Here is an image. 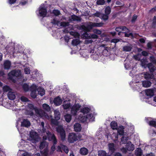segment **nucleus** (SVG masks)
Masks as SVG:
<instances>
[{
  "instance_id": "obj_4",
  "label": "nucleus",
  "mask_w": 156,
  "mask_h": 156,
  "mask_svg": "<svg viewBox=\"0 0 156 156\" xmlns=\"http://www.w3.org/2000/svg\"><path fill=\"white\" fill-rule=\"evenodd\" d=\"M150 60L153 63V64L152 63L147 64V60L146 59H144L141 61V65L144 68H146L147 66L150 71L152 72L156 69V61L155 60L154 57L152 56L150 57Z\"/></svg>"
},
{
  "instance_id": "obj_49",
  "label": "nucleus",
  "mask_w": 156,
  "mask_h": 156,
  "mask_svg": "<svg viewBox=\"0 0 156 156\" xmlns=\"http://www.w3.org/2000/svg\"><path fill=\"white\" fill-rule=\"evenodd\" d=\"M80 54L84 58H87L88 57V55L86 54V53H85V51L84 50H83L82 51H80Z\"/></svg>"
},
{
  "instance_id": "obj_27",
  "label": "nucleus",
  "mask_w": 156,
  "mask_h": 156,
  "mask_svg": "<svg viewBox=\"0 0 156 156\" xmlns=\"http://www.w3.org/2000/svg\"><path fill=\"white\" fill-rule=\"evenodd\" d=\"M27 144V142L24 140L22 139L21 141L18 144L19 147L21 148L25 147Z\"/></svg>"
},
{
  "instance_id": "obj_44",
  "label": "nucleus",
  "mask_w": 156,
  "mask_h": 156,
  "mask_svg": "<svg viewBox=\"0 0 156 156\" xmlns=\"http://www.w3.org/2000/svg\"><path fill=\"white\" fill-rule=\"evenodd\" d=\"M23 88L25 91H27L30 89L29 86L26 83H24L23 84Z\"/></svg>"
},
{
  "instance_id": "obj_48",
  "label": "nucleus",
  "mask_w": 156,
  "mask_h": 156,
  "mask_svg": "<svg viewBox=\"0 0 156 156\" xmlns=\"http://www.w3.org/2000/svg\"><path fill=\"white\" fill-rule=\"evenodd\" d=\"M105 2L104 0H98L97 1V4L98 5H102L105 3Z\"/></svg>"
},
{
  "instance_id": "obj_24",
  "label": "nucleus",
  "mask_w": 156,
  "mask_h": 156,
  "mask_svg": "<svg viewBox=\"0 0 156 156\" xmlns=\"http://www.w3.org/2000/svg\"><path fill=\"white\" fill-rule=\"evenodd\" d=\"M74 129L76 132H79L81 131V127L80 124L78 123H76L74 125Z\"/></svg>"
},
{
  "instance_id": "obj_45",
  "label": "nucleus",
  "mask_w": 156,
  "mask_h": 156,
  "mask_svg": "<svg viewBox=\"0 0 156 156\" xmlns=\"http://www.w3.org/2000/svg\"><path fill=\"white\" fill-rule=\"evenodd\" d=\"M98 156H106V153L105 151H100L98 152Z\"/></svg>"
},
{
  "instance_id": "obj_61",
  "label": "nucleus",
  "mask_w": 156,
  "mask_h": 156,
  "mask_svg": "<svg viewBox=\"0 0 156 156\" xmlns=\"http://www.w3.org/2000/svg\"><path fill=\"white\" fill-rule=\"evenodd\" d=\"M102 14L100 12H97L96 13H95L94 14V15L95 16H97L98 17H99L101 18Z\"/></svg>"
},
{
  "instance_id": "obj_5",
  "label": "nucleus",
  "mask_w": 156,
  "mask_h": 156,
  "mask_svg": "<svg viewBox=\"0 0 156 156\" xmlns=\"http://www.w3.org/2000/svg\"><path fill=\"white\" fill-rule=\"evenodd\" d=\"M103 23H95L92 22L88 23L86 24V27L84 25H82L80 27V29L84 32H89L93 27H98L102 26Z\"/></svg>"
},
{
  "instance_id": "obj_26",
  "label": "nucleus",
  "mask_w": 156,
  "mask_h": 156,
  "mask_svg": "<svg viewBox=\"0 0 156 156\" xmlns=\"http://www.w3.org/2000/svg\"><path fill=\"white\" fill-rule=\"evenodd\" d=\"M124 127L122 126H119L117 129L118 133L119 135H122L124 133Z\"/></svg>"
},
{
  "instance_id": "obj_58",
  "label": "nucleus",
  "mask_w": 156,
  "mask_h": 156,
  "mask_svg": "<svg viewBox=\"0 0 156 156\" xmlns=\"http://www.w3.org/2000/svg\"><path fill=\"white\" fill-rule=\"evenodd\" d=\"M141 56V55H140L138 54L134 56V58L135 59L137 60H139L140 59Z\"/></svg>"
},
{
  "instance_id": "obj_47",
  "label": "nucleus",
  "mask_w": 156,
  "mask_h": 156,
  "mask_svg": "<svg viewBox=\"0 0 156 156\" xmlns=\"http://www.w3.org/2000/svg\"><path fill=\"white\" fill-rule=\"evenodd\" d=\"M70 33L71 35L75 37L79 38L80 35L77 32H71Z\"/></svg>"
},
{
  "instance_id": "obj_62",
  "label": "nucleus",
  "mask_w": 156,
  "mask_h": 156,
  "mask_svg": "<svg viewBox=\"0 0 156 156\" xmlns=\"http://www.w3.org/2000/svg\"><path fill=\"white\" fill-rule=\"evenodd\" d=\"M23 156H33L31 154L27 152H25L22 154Z\"/></svg>"
},
{
  "instance_id": "obj_29",
  "label": "nucleus",
  "mask_w": 156,
  "mask_h": 156,
  "mask_svg": "<svg viewBox=\"0 0 156 156\" xmlns=\"http://www.w3.org/2000/svg\"><path fill=\"white\" fill-rule=\"evenodd\" d=\"M143 77V76L142 73L141 74H139V75H136L134 78V79L135 80L136 83H138L139 82V81L141 80L142 79V77Z\"/></svg>"
},
{
  "instance_id": "obj_16",
  "label": "nucleus",
  "mask_w": 156,
  "mask_h": 156,
  "mask_svg": "<svg viewBox=\"0 0 156 156\" xmlns=\"http://www.w3.org/2000/svg\"><path fill=\"white\" fill-rule=\"evenodd\" d=\"M155 89V88L146 89L145 91L146 95L149 98L152 97L154 95V91Z\"/></svg>"
},
{
  "instance_id": "obj_43",
  "label": "nucleus",
  "mask_w": 156,
  "mask_h": 156,
  "mask_svg": "<svg viewBox=\"0 0 156 156\" xmlns=\"http://www.w3.org/2000/svg\"><path fill=\"white\" fill-rule=\"evenodd\" d=\"M128 138V136L126 135L124 136L121 139V142L122 144L126 143Z\"/></svg>"
},
{
  "instance_id": "obj_15",
  "label": "nucleus",
  "mask_w": 156,
  "mask_h": 156,
  "mask_svg": "<svg viewBox=\"0 0 156 156\" xmlns=\"http://www.w3.org/2000/svg\"><path fill=\"white\" fill-rule=\"evenodd\" d=\"M37 87V85L34 84H33L30 87V90L31 91V96L33 98H36L37 96L36 89Z\"/></svg>"
},
{
  "instance_id": "obj_50",
  "label": "nucleus",
  "mask_w": 156,
  "mask_h": 156,
  "mask_svg": "<svg viewBox=\"0 0 156 156\" xmlns=\"http://www.w3.org/2000/svg\"><path fill=\"white\" fill-rule=\"evenodd\" d=\"M108 15L105 14H102L101 18L103 19L104 20H107L108 19Z\"/></svg>"
},
{
  "instance_id": "obj_52",
  "label": "nucleus",
  "mask_w": 156,
  "mask_h": 156,
  "mask_svg": "<svg viewBox=\"0 0 156 156\" xmlns=\"http://www.w3.org/2000/svg\"><path fill=\"white\" fill-rule=\"evenodd\" d=\"M24 71L26 74H28L30 73V70L29 67L25 68L24 69Z\"/></svg>"
},
{
  "instance_id": "obj_28",
  "label": "nucleus",
  "mask_w": 156,
  "mask_h": 156,
  "mask_svg": "<svg viewBox=\"0 0 156 156\" xmlns=\"http://www.w3.org/2000/svg\"><path fill=\"white\" fill-rule=\"evenodd\" d=\"M4 68L5 69H9L11 66V62L8 60H6L4 62Z\"/></svg>"
},
{
  "instance_id": "obj_6",
  "label": "nucleus",
  "mask_w": 156,
  "mask_h": 156,
  "mask_svg": "<svg viewBox=\"0 0 156 156\" xmlns=\"http://www.w3.org/2000/svg\"><path fill=\"white\" fill-rule=\"evenodd\" d=\"M81 37L85 39V43L86 44H91L93 42V41L91 39H95L98 37V36L95 34H89L86 32L84 33L83 34L81 35Z\"/></svg>"
},
{
  "instance_id": "obj_13",
  "label": "nucleus",
  "mask_w": 156,
  "mask_h": 156,
  "mask_svg": "<svg viewBox=\"0 0 156 156\" xmlns=\"http://www.w3.org/2000/svg\"><path fill=\"white\" fill-rule=\"evenodd\" d=\"M80 135H76L74 133H71L69 134L68 140L69 142L71 143L74 142L79 139H80Z\"/></svg>"
},
{
  "instance_id": "obj_32",
  "label": "nucleus",
  "mask_w": 156,
  "mask_h": 156,
  "mask_svg": "<svg viewBox=\"0 0 156 156\" xmlns=\"http://www.w3.org/2000/svg\"><path fill=\"white\" fill-rule=\"evenodd\" d=\"M88 152V151L87 149L85 147L81 148L80 150V154L83 155H87Z\"/></svg>"
},
{
  "instance_id": "obj_53",
  "label": "nucleus",
  "mask_w": 156,
  "mask_h": 156,
  "mask_svg": "<svg viewBox=\"0 0 156 156\" xmlns=\"http://www.w3.org/2000/svg\"><path fill=\"white\" fill-rule=\"evenodd\" d=\"M149 124L150 126H153L156 127V122L154 121H152L149 122Z\"/></svg>"
},
{
  "instance_id": "obj_9",
  "label": "nucleus",
  "mask_w": 156,
  "mask_h": 156,
  "mask_svg": "<svg viewBox=\"0 0 156 156\" xmlns=\"http://www.w3.org/2000/svg\"><path fill=\"white\" fill-rule=\"evenodd\" d=\"M20 122H21L20 126L21 127L28 128L31 125L30 122L27 119H23L21 120L20 118H18L17 121V124L16 125V127L20 133H21L22 131L19 127V123Z\"/></svg>"
},
{
  "instance_id": "obj_14",
  "label": "nucleus",
  "mask_w": 156,
  "mask_h": 156,
  "mask_svg": "<svg viewBox=\"0 0 156 156\" xmlns=\"http://www.w3.org/2000/svg\"><path fill=\"white\" fill-rule=\"evenodd\" d=\"M57 132L60 133L61 140L63 141L65 139L66 134L65 131L61 126H59L56 128Z\"/></svg>"
},
{
  "instance_id": "obj_18",
  "label": "nucleus",
  "mask_w": 156,
  "mask_h": 156,
  "mask_svg": "<svg viewBox=\"0 0 156 156\" xmlns=\"http://www.w3.org/2000/svg\"><path fill=\"white\" fill-rule=\"evenodd\" d=\"M70 100H65L63 102V103L62 105L63 109L66 110L69 108L71 106V104L70 102Z\"/></svg>"
},
{
  "instance_id": "obj_21",
  "label": "nucleus",
  "mask_w": 156,
  "mask_h": 156,
  "mask_svg": "<svg viewBox=\"0 0 156 156\" xmlns=\"http://www.w3.org/2000/svg\"><path fill=\"white\" fill-rule=\"evenodd\" d=\"M143 76H144L146 79H152L154 78V76L150 74L148 72H146L142 73Z\"/></svg>"
},
{
  "instance_id": "obj_56",
  "label": "nucleus",
  "mask_w": 156,
  "mask_h": 156,
  "mask_svg": "<svg viewBox=\"0 0 156 156\" xmlns=\"http://www.w3.org/2000/svg\"><path fill=\"white\" fill-rule=\"evenodd\" d=\"M20 100L23 102H26L28 101V99L24 96L21 97Z\"/></svg>"
},
{
  "instance_id": "obj_54",
  "label": "nucleus",
  "mask_w": 156,
  "mask_h": 156,
  "mask_svg": "<svg viewBox=\"0 0 156 156\" xmlns=\"http://www.w3.org/2000/svg\"><path fill=\"white\" fill-rule=\"evenodd\" d=\"M52 13L55 16H58L60 14V12L58 10H53Z\"/></svg>"
},
{
  "instance_id": "obj_1",
  "label": "nucleus",
  "mask_w": 156,
  "mask_h": 156,
  "mask_svg": "<svg viewBox=\"0 0 156 156\" xmlns=\"http://www.w3.org/2000/svg\"><path fill=\"white\" fill-rule=\"evenodd\" d=\"M81 107L80 105L76 103L71 108V115L82 122L92 121L94 116L95 115L92 111V108L90 107H83L80 111Z\"/></svg>"
},
{
  "instance_id": "obj_39",
  "label": "nucleus",
  "mask_w": 156,
  "mask_h": 156,
  "mask_svg": "<svg viewBox=\"0 0 156 156\" xmlns=\"http://www.w3.org/2000/svg\"><path fill=\"white\" fill-rule=\"evenodd\" d=\"M65 118L66 122H69L71 119V116L70 115L67 114L65 116Z\"/></svg>"
},
{
  "instance_id": "obj_37",
  "label": "nucleus",
  "mask_w": 156,
  "mask_h": 156,
  "mask_svg": "<svg viewBox=\"0 0 156 156\" xmlns=\"http://www.w3.org/2000/svg\"><path fill=\"white\" fill-rule=\"evenodd\" d=\"M44 123L43 122H42L41 123V125L42 126V131L43 133L44 134L43 135V136H46L45 135L46 134L47 135L46 132H48L49 133H50L48 131H46V129H44Z\"/></svg>"
},
{
  "instance_id": "obj_60",
  "label": "nucleus",
  "mask_w": 156,
  "mask_h": 156,
  "mask_svg": "<svg viewBox=\"0 0 156 156\" xmlns=\"http://www.w3.org/2000/svg\"><path fill=\"white\" fill-rule=\"evenodd\" d=\"M59 21H58V20H56L55 19H54L51 22V23L57 25H58V24L59 23Z\"/></svg>"
},
{
  "instance_id": "obj_51",
  "label": "nucleus",
  "mask_w": 156,
  "mask_h": 156,
  "mask_svg": "<svg viewBox=\"0 0 156 156\" xmlns=\"http://www.w3.org/2000/svg\"><path fill=\"white\" fill-rule=\"evenodd\" d=\"M37 75H39L38 73V71L37 70H35L33 72V76H31L32 77H34V78H35L37 76Z\"/></svg>"
},
{
  "instance_id": "obj_36",
  "label": "nucleus",
  "mask_w": 156,
  "mask_h": 156,
  "mask_svg": "<svg viewBox=\"0 0 156 156\" xmlns=\"http://www.w3.org/2000/svg\"><path fill=\"white\" fill-rule=\"evenodd\" d=\"M142 154V151L140 148H137L135 151V154L137 156H140Z\"/></svg>"
},
{
  "instance_id": "obj_38",
  "label": "nucleus",
  "mask_w": 156,
  "mask_h": 156,
  "mask_svg": "<svg viewBox=\"0 0 156 156\" xmlns=\"http://www.w3.org/2000/svg\"><path fill=\"white\" fill-rule=\"evenodd\" d=\"M129 61L128 59H126L124 61V66L126 69H129Z\"/></svg>"
},
{
  "instance_id": "obj_40",
  "label": "nucleus",
  "mask_w": 156,
  "mask_h": 156,
  "mask_svg": "<svg viewBox=\"0 0 156 156\" xmlns=\"http://www.w3.org/2000/svg\"><path fill=\"white\" fill-rule=\"evenodd\" d=\"M80 43V41L79 38L73 39L72 41V44L74 46H76Z\"/></svg>"
},
{
  "instance_id": "obj_35",
  "label": "nucleus",
  "mask_w": 156,
  "mask_h": 156,
  "mask_svg": "<svg viewBox=\"0 0 156 156\" xmlns=\"http://www.w3.org/2000/svg\"><path fill=\"white\" fill-rule=\"evenodd\" d=\"M131 49L132 47L130 45L125 46L123 48V51H129Z\"/></svg>"
},
{
  "instance_id": "obj_11",
  "label": "nucleus",
  "mask_w": 156,
  "mask_h": 156,
  "mask_svg": "<svg viewBox=\"0 0 156 156\" xmlns=\"http://www.w3.org/2000/svg\"><path fill=\"white\" fill-rule=\"evenodd\" d=\"M48 144L46 141H44L41 143L40 148L41 149H42L44 147H46L43 151H41L42 154L45 156H46L48 154V150L47 148L48 146Z\"/></svg>"
},
{
  "instance_id": "obj_55",
  "label": "nucleus",
  "mask_w": 156,
  "mask_h": 156,
  "mask_svg": "<svg viewBox=\"0 0 156 156\" xmlns=\"http://www.w3.org/2000/svg\"><path fill=\"white\" fill-rule=\"evenodd\" d=\"M93 32L94 33L98 34H100L101 33V30L96 29H94L93 30Z\"/></svg>"
},
{
  "instance_id": "obj_20",
  "label": "nucleus",
  "mask_w": 156,
  "mask_h": 156,
  "mask_svg": "<svg viewBox=\"0 0 156 156\" xmlns=\"http://www.w3.org/2000/svg\"><path fill=\"white\" fill-rule=\"evenodd\" d=\"M61 148L66 153H68L69 152V149L68 147L64 145H61ZM57 151H61V147L60 146H58L57 147Z\"/></svg>"
},
{
  "instance_id": "obj_34",
  "label": "nucleus",
  "mask_w": 156,
  "mask_h": 156,
  "mask_svg": "<svg viewBox=\"0 0 156 156\" xmlns=\"http://www.w3.org/2000/svg\"><path fill=\"white\" fill-rule=\"evenodd\" d=\"M111 128L113 129H117L118 128V126L117 123L115 121H112L110 123Z\"/></svg>"
},
{
  "instance_id": "obj_41",
  "label": "nucleus",
  "mask_w": 156,
  "mask_h": 156,
  "mask_svg": "<svg viewBox=\"0 0 156 156\" xmlns=\"http://www.w3.org/2000/svg\"><path fill=\"white\" fill-rule=\"evenodd\" d=\"M3 91L4 92H11L12 91V89L9 86H5L3 87Z\"/></svg>"
},
{
  "instance_id": "obj_57",
  "label": "nucleus",
  "mask_w": 156,
  "mask_h": 156,
  "mask_svg": "<svg viewBox=\"0 0 156 156\" xmlns=\"http://www.w3.org/2000/svg\"><path fill=\"white\" fill-rule=\"evenodd\" d=\"M78 135H80V139H79V140H84L85 138H86L87 137V136L86 135H84V134H82V135L80 134H78Z\"/></svg>"
},
{
  "instance_id": "obj_8",
  "label": "nucleus",
  "mask_w": 156,
  "mask_h": 156,
  "mask_svg": "<svg viewBox=\"0 0 156 156\" xmlns=\"http://www.w3.org/2000/svg\"><path fill=\"white\" fill-rule=\"evenodd\" d=\"M39 139L38 135L36 132L33 130L30 132L29 136L27 137V140L32 143H36L38 141Z\"/></svg>"
},
{
  "instance_id": "obj_64",
  "label": "nucleus",
  "mask_w": 156,
  "mask_h": 156,
  "mask_svg": "<svg viewBox=\"0 0 156 156\" xmlns=\"http://www.w3.org/2000/svg\"><path fill=\"white\" fill-rule=\"evenodd\" d=\"M119 41V40L118 39H114L112 40V42L114 43H116Z\"/></svg>"
},
{
  "instance_id": "obj_59",
  "label": "nucleus",
  "mask_w": 156,
  "mask_h": 156,
  "mask_svg": "<svg viewBox=\"0 0 156 156\" xmlns=\"http://www.w3.org/2000/svg\"><path fill=\"white\" fill-rule=\"evenodd\" d=\"M16 0H8V3L10 5L14 4L16 1Z\"/></svg>"
},
{
  "instance_id": "obj_46",
  "label": "nucleus",
  "mask_w": 156,
  "mask_h": 156,
  "mask_svg": "<svg viewBox=\"0 0 156 156\" xmlns=\"http://www.w3.org/2000/svg\"><path fill=\"white\" fill-rule=\"evenodd\" d=\"M111 12V8L109 6L107 7L105 10V14L108 15H109Z\"/></svg>"
},
{
  "instance_id": "obj_42",
  "label": "nucleus",
  "mask_w": 156,
  "mask_h": 156,
  "mask_svg": "<svg viewBox=\"0 0 156 156\" xmlns=\"http://www.w3.org/2000/svg\"><path fill=\"white\" fill-rule=\"evenodd\" d=\"M81 21V19L80 17L76 16L73 15L72 16L71 21Z\"/></svg>"
},
{
  "instance_id": "obj_23",
  "label": "nucleus",
  "mask_w": 156,
  "mask_h": 156,
  "mask_svg": "<svg viewBox=\"0 0 156 156\" xmlns=\"http://www.w3.org/2000/svg\"><path fill=\"white\" fill-rule=\"evenodd\" d=\"M107 138L109 139V138H111L113 141H115L117 140L118 137V135L116 133H113L112 135L111 134H108L107 136Z\"/></svg>"
},
{
  "instance_id": "obj_19",
  "label": "nucleus",
  "mask_w": 156,
  "mask_h": 156,
  "mask_svg": "<svg viewBox=\"0 0 156 156\" xmlns=\"http://www.w3.org/2000/svg\"><path fill=\"white\" fill-rule=\"evenodd\" d=\"M115 30L116 31L119 32L118 34L120 35L122 31H126L128 30V29L125 27H117L115 28Z\"/></svg>"
},
{
  "instance_id": "obj_33",
  "label": "nucleus",
  "mask_w": 156,
  "mask_h": 156,
  "mask_svg": "<svg viewBox=\"0 0 156 156\" xmlns=\"http://www.w3.org/2000/svg\"><path fill=\"white\" fill-rule=\"evenodd\" d=\"M42 108L47 112H49L51 109L49 106L46 104H44L42 105Z\"/></svg>"
},
{
  "instance_id": "obj_30",
  "label": "nucleus",
  "mask_w": 156,
  "mask_h": 156,
  "mask_svg": "<svg viewBox=\"0 0 156 156\" xmlns=\"http://www.w3.org/2000/svg\"><path fill=\"white\" fill-rule=\"evenodd\" d=\"M108 147L109 151L111 153H113L115 150L114 144L113 143H110L108 144Z\"/></svg>"
},
{
  "instance_id": "obj_10",
  "label": "nucleus",
  "mask_w": 156,
  "mask_h": 156,
  "mask_svg": "<svg viewBox=\"0 0 156 156\" xmlns=\"http://www.w3.org/2000/svg\"><path fill=\"white\" fill-rule=\"evenodd\" d=\"M135 148L134 145L131 142H128L126 144L125 148L122 149L121 151L123 153H126L127 151H132Z\"/></svg>"
},
{
  "instance_id": "obj_3",
  "label": "nucleus",
  "mask_w": 156,
  "mask_h": 156,
  "mask_svg": "<svg viewBox=\"0 0 156 156\" xmlns=\"http://www.w3.org/2000/svg\"><path fill=\"white\" fill-rule=\"evenodd\" d=\"M47 7V5L45 4H41L36 11L37 16L42 17L50 16L52 13L51 11L50 10L47 12L46 9Z\"/></svg>"
},
{
  "instance_id": "obj_31",
  "label": "nucleus",
  "mask_w": 156,
  "mask_h": 156,
  "mask_svg": "<svg viewBox=\"0 0 156 156\" xmlns=\"http://www.w3.org/2000/svg\"><path fill=\"white\" fill-rule=\"evenodd\" d=\"M38 94L41 96H43L44 94L45 91L44 89L41 87H39L37 89Z\"/></svg>"
},
{
  "instance_id": "obj_2",
  "label": "nucleus",
  "mask_w": 156,
  "mask_h": 156,
  "mask_svg": "<svg viewBox=\"0 0 156 156\" xmlns=\"http://www.w3.org/2000/svg\"><path fill=\"white\" fill-rule=\"evenodd\" d=\"M27 111V114L29 115L30 116H33V113L32 111L34 110L36 115L38 117H41L44 119L50 120L52 124L57 125L58 124L57 121L60 118V114L58 110H55L54 111V115L55 119H52V116L48 115L47 114L41 109L36 108H34L33 105L30 103H28L26 107Z\"/></svg>"
},
{
  "instance_id": "obj_25",
  "label": "nucleus",
  "mask_w": 156,
  "mask_h": 156,
  "mask_svg": "<svg viewBox=\"0 0 156 156\" xmlns=\"http://www.w3.org/2000/svg\"><path fill=\"white\" fill-rule=\"evenodd\" d=\"M151 83L148 80H144L142 81V84L143 87H148L151 85Z\"/></svg>"
},
{
  "instance_id": "obj_12",
  "label": "nucleus",
  "mask_w": 156,
  "mask_h": 156,
  "mask_svg": "<svg viewBox=\"0 0 156 156\" xmlns=\"http://www.w3.org/2000/svg\"><path fill=\"white\" fill-rule=\"evenodd\" d=\"M8 76L10 79H13L15 77L21 78L23 76L20 70L12 71L9 73Z\"/></svg>"
},
{
  "instance_id": "obj_7",
  "label": "nucleus",
  "mask_w": 156,
  "mask_h": 156,
  "mask_svg": "<svg viewBox=\"0 0 156 156\" xmlns=\"http://www.w3.org/2000/svg\"><path fill=\"white\" fill-rule=\"evenodd\" d=\"M47 136H43V139L44 140H46L47 138L49 141H52L54 143V145L51 147V150L53 152L55 150V145L57 143V140L56 137L54 134H52L51 133H49L48 132H46Z\"/></svg>"
},
{
  "instance_id": "obj_63",
  "label": "nucleus",
  "mask_w": 156,
  "mask_h": 156,
  "mask_svg": "<svg viewBox=\"0 0 156 156\" xmlns=\"http://www.w3.org/2000/svg\"><path fill=\"white\" fill-rule=\"evenodd\" d=\"M61 26L66 27L69 25V23H68L63 22L61 23Z\"/></svg>"
},
{
  "instance_id": "obj_17",
  "label": "nucleus",
  "mask_w": 156,
  "mask_h": 156,
  "mask_svg": "<svg viewBox=\"0 0 156 156\" xmlns=\"http://www.w3.org/2000/svg\"><path fill=\"white\" fill-rule=\"evenodd\" d=\"M64 100V98L61 99L58 96L54 99L53 102L56 106H59L62 104V101Z\"/></svg>"
},
{
  "instance_id": "obj_22",
  "label": "nucleus",
  "mask_w": 156,
  "mask_h": 156,
  "mask_svg": "<svg viewBox=\"0 0 156 156\" xmlns=\"http://www.w3.org/2000/svg\"><path fill=\"white\" fill-rule=\"evenodd\" d=\"M7 96L9 99L11 100H14L16 98L14 93L12 91L8 92Z\"/></svg>"
}]
</instances>
